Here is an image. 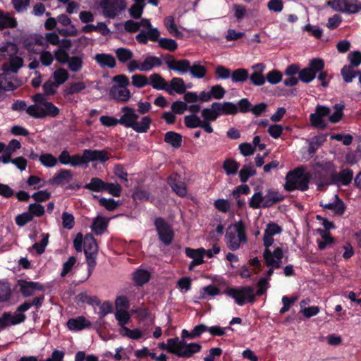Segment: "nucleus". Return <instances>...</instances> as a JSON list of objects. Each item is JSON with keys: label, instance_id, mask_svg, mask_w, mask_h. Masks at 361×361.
<instances>
[{"label": "nucleus", "instance_id": "f257e3e1", "mask_svg": "<svg viewBox=\"0 0 361 361\" xmlns=\"http://www.w3.org/2000/svg\"><path fill=\"white\" fill-rule=\"evenodd\" d=\"M344 109L343 104H336L334 106V112L331 115V110L329 107L317 104L314 113L310 116L311 124L315 128L324 130L326 128V124L324 122L323 118L328 116L329 122L334 124L337 123L343 116Z\"/></svg>", "mask_w": 361, "mask_h": 361}, {"label": "nucleus", "instance_id": "f03ea898", "mask_svg": "<svg viewBox=\"0 0 361 361\" xmlns=\"http://www.w3.org/2000/svg\"><path fill=\"white\" fill-rule=\"evenodd\" d=\"M311 178L312 174L310 172H306L303 166L296 167L287 173L285 178L286 182H285L283 188L288 192L295 190L306 191Z\"/></svg>", "mask_w": 361, "mask_h": 361}, {"label": "nucleus", "instance_id": "7ed1b4c3", "mask_svg": "<svg viewBox=\"0 0 361 361\" xmlns=\"http://www.w3.org/2000/svg\"><path fill=\"white\" fill-rule=\"evenodd\" d=\"M267 289L255 288L251 286H244L237 288H230L225 290V293L232 298L239 306H243L246 302L255 303L257 296H262L265 294Z\"/></svg>", "mask_w": 361, "mask_h": 361}, {"label": "nucleus", "instance_id": "20e7f679", "mask_svg": "<svg viewBox=\"0 0 361 361\" xmlns=\"http://www.w3.org/2000/svg\"><path fill=\"white\" fill-rule=\"evenodd\" d=\"M167 343L169 346V353L181 358H190L202 350V345L200 343H188L184 340H180L178 337L168 339Z\"/></svg>", "mask_w": 361, "mask_h": 361}, {"label": "nucleus", "instance_id": "39448f33", "mask_svg": "<svg viewBox=\"0 0 361 361\" xmlns=\"http://www.w3.org/2000/svg\"><path fill=\"white\" fill-rule=\"evenodd\" d=\"M246 228L243 221L240 220L233 226H230L225 235L226 245L228 249L236 250L239 249L241 243H247Z\"/></svg>", "mask_w": 361, "mask_h": 361}, {"label": "nucleus", "instance_id": "423d86ee", "mask_svg": "<svg viewBox=\"0 0 361 361\" xmlns=\"http://www.w3.org/2000/svg\"><path fill=\"white\" fill-rule=\"evenodd\" d=\"M322 171L330 176L331 183L334 185L348 186L353 180L354 173L350 168H345L340 170L339 172L336 171V166L330 161L322 164Z\"/></svg>", "mask_w": 361, "mask_h": 361}, {"label": "nucleus", "instance_id": "0eeeda50", "mask_svg": "<svg viewBox=\"0 0 361 361\" xmlns=\"http://www.w3.org/2000/svg\"><path fill=\"white\" fill-rule=\"evenodd\" d=\"M324 61L320 58H314L310 61L309 65L299 73V79L305 82L310 83L315 78L316 74L323 71Z\"/></svg>", "mask_w": 361, "mask_h": 361}, {"label": "nucleus", "instance_id": "6e6552de", "mask_svg": "<svg viewBox=\"0 0 361 361\" xmlns=\"http://www.w3.org/2000/svg\"><path fill=\"white\" fill-rule=\"evenodd\" d=\"M156 229L158 233L159 239L164 245H170L173 239L174 233L169 223L162 219V217H157L154 221Z\"/></svg>", "mask_w": 361, "mask_h": 361}, {"label": "nucleus", "instance_id": "1a4fd4ad", "mask_svg": "<svg viewBox=\"0 0 361 361\" xmlns=\"http://www.w3.org/2000/svg\"><path fill=\"white\" fill-rule=\"evenodd\" d=\"M329 4L334 11L343 13H357L361 11V1L358 0H334Z\"/></svg>", "mask_w": 361, "mask_h": 361}, {"label": "nucleus", "instance_id": "9d476101", "mask_svg": "<svg viewBox=\"0 0 361 361\" xmlns=\"http://www.w3.org/2000/svg\"><path fill=\"white\" fill-rule=\"evenodd\" d=\"M162 57L164 63L170 70L183 74L190 72V69H191V63L188 59L177 60L170 54H165L162 55Z\"/></svg>", "mask_w": 361, "mask_h": 361}, {"label": "nucleus", "instance_id": "9b49d317", "mask_svg": "<svg viewBox=\"0 0 361 361\" xmlns=\"http://www.w3.org/2000/svg\"><path fill=\"white\" fill-rule=\"evenodd\" d=\"M166 180L172 191L178 197L183 198L186 196L188 190H187L185 182L179 173L177 172L172 173L167 178Z\"/></svg>", "mask_w": 361, "mask_h": 361}, {"label": "nucleus", "instance_id": "f8f14e48", "mask_svg": "<svg viewBox=\"0 0 361 361\" xmlns=\"http://www.w3.org/2000/svg\"><path fill=\"white\" fill-rule=\"evenodd\" d=\"M18 286L23 297L27 298L34 295L36 291H44V286L37 281H28L25 279H18Z\"/></svg>", "mask_w": 361, "mask_h": 361}, {"label": "nucleus", "instance_id": "ddd939ff", "mask_svg": "<svg viewBox=\"0 0 361 361\" xmlns=\"http://www.w3.org/2000/svg\"><path fill=\"white\" fill-rule=\"evenodd\" d=\"M121 112L123 113V115L118 118L119 125L131 128L139 118V116L136 114L135 109L128 106H125L121 108Z\"/></svg>", "mask_w": 361, "mask_h": 361}, {"label": "nucleus", "instance_id": "4468645a", "mask_svg": "<svg viewBox=\"0 0 361 361\" xmlns=\"http://www.w3.org/2000/svg\"><path fill=\"white\" fill-rule=\"evenodd\" d=\"M265 68L266 66L264 63H255L252 66L254 73L248 77L252 85L260 86L266 82V78L262 75Z\"/></svg>", "mask_w": 361, "mask_h": 361}, {"label": "nucleus", "instance_id": "2eb2a0df", "mask_svg": "<svg viewBox=\"0 0 361 361\" xmlns=\"http://www.w3.org/2000/svg\"><path fill=\"white\" fill-rule=\"evenodd\" d=\"M84 153L87 164L90 161H99L102 163H104L109 159V153L104 149L98 150L85 149H84Z\"/></svg>", "mask_w": 361, "mask_h": 361}, {"label": "nucleus", "instance_id": "dca6fc26", "mask_svg": "<svg viewBox=\"0 0 361 361\" xmlns=\"http://www.w3.org/2000/svg\"><path fill=\"white\" fill-rule=\"evenodd\" d=\"M109 95L117 102H126L130 97V92L126 87H118L115 85L110 87Z\"/></svg>", "mask_w": 361, "mask_h": 361}, {"label": "nucleus", "instance_id": "f3484780", "mask_svg": "<svg viewBox=\"0 0 361 361\" xmlns=\"http://www.w3.org/2000/svg\"><path fill=\"white\" fill-rule=\"evenodd\" d=\"M66 326L71 331H82L85 329L90 328L92 323L83 316H79L72 318L66 322Z\"/></svg>", "mask_w": 361, "mask_h": 361}, {"label": "nucleus", "instance_id": "a211bd4d", "mask_svg": "<svg viewBox=\"0 0 361 361\" xmlns=\"http://www.w3.org/2000/svg\"><path fill=\"white\" fill-rule=\"evenodd\" d=\"M101 7L105 17L114 19L118 13V0H102Z\"/></svg>", "mask_w": 361, "mask_h": 361}, {"label": "nucleus", "instance_id": "6ab92c4d", "mask_svg": "<svg viewBox=\"0 0 361 361\" xmlns=\"http://www.w3.org/2000/svg\"><path fill=\"white\" fill-rule=\"evenodd\" d=\"M283 195L278 191L269 189L265 196H263L262 208H269L275 204L283 201Z\"/></svg>", "mask_w": 361, "mask_h": 361}, {"label": "nucleus", "instance_id": "aec40b11", "mask_svg": "<svg viewBox=\"0 0 361 361\" xmlns=\"http://www.w3.org/2000/svg\"><path fill=\"white\" fill-rule=\"evenodd\" d=\"M149 85H152L154 89L165 90L170 95H172V91L169 85L159 73H152L149 75Z\"/></svg>", "mask_w": 361, "mask_h": 361}, {"label": "nucleus", "instance_id": "412c9836", "mask_svg": "<svg viewBox=\"0 0 361 361\" xmlns=\"http://www.w3.org/2000/svg\"><path fill=\"white\" fill-rule=\"evenodd\" d=\"M14 55L10 54L8 65L7 63L3 65L4 73L7 74L8 71H11V73H17L19 68L23 66V59Z\"/></svg>", "mask_w": 361, "mask_h": 361}, {"label": "nucleus", "instance_id": "4be33fe9", "mask_svg": "<svg viewBox=\"0 0 361 361\" xmlns=\"http://www.w3.org/2000/svg\"><path fill=\"white\" fill-rule=\"evenodd\" d=\"M94 60L102 68H114L116 65L115 58L110 54H97Z\"/></svg>", "mask_w": 361, "mask_h": 361}, {"label": "nucleus", "instance_id": "5701e85b", "mask_svg": "<svg viewBox=\"0 0 361 361\" xmlns=\"http://www.w3.org/2000/svg\"><path fill=\"white\" fill-rule=\"evenodd\" d=\"M151 278L150 272L147 269H136L133 274V280L137 286L146 284Z\"/></svg>", "mask_w": 361, "mask_h": 361}, {"label": "nucleus", "instance_id": "b1692460", "mask_svg": "<svg viewBox=\"0 0 361 361\" xmlns=\"http://www.w3.org/2000/svg\"><path fill=\"white\" fill-rule=\"evenodd\" d=\"M336 200L331 203L324 204L320 202V206L324 209H331L334 212L336 215L341 216L344 214L345 206L344 202L339 199L338 195H336Z\"/></svg>", "mask_w": 361, "mask_h": 361}, {"label": "nucleus", "instance_id": "393cba45", "mask_svg": "<svg viewBox=\"0 0 361 361\" xmlns=\"http://www.w3.org/2000/svg\"><path fill=\"white\" fill-rule=\"evenodd\" d=\"M107 183L101 178H92L90 182L84 185V188L92 192H100L105 191Z\"/></svg>", "mask_w": 361, "mask_h": 361}, {"label": "nucleus", "instance_id": "a878e982", "mask_svg": "<svg viewBox=\"0 0 361 361\" xmlns=\"http://www.w3.org/2000/svg\"><path fill=\"white\" fill-rule=\"evenodd\" d=\"M73 178V173L71 170L66 169H61L57 174L51 179L52 184H56L60 185L63 181H67L69 183Z\"/></svg>", "mask_w": 361, "mask_h": 361}, {"label": "nucleus", "instance_id": "bb28decb", "mask_svg": "<svg viewBox=\"0 0 361 361\" xmlns=\"http://www.w3.org/2000/svg\"><path fill=\"white\" fill-rule=\"evenodd\" d=\"M152 118L149 116H142L140 121H136L131 128L138 133H146L149 129Z\"/></svg>", "mask_w": 361, "mask_h": 361}, {"label": "nucleus", "instance_id": "cd10ccee", "mask_svg": "<svg viewBox=\"0 0 361 361\" xmlns=\"http://www.w3.org/2000/svg\"><path fill=\"white\" fill-rule=\"evenodd\" d=\"M185 254L186 257L192 259L195 262L204 263V256L205 254L204 248H190L186 247L185 249Z\"/></svg>", "mask_w": 361, "mask_h": 361}, {"label": "nucleus", "instance_id": "c85d7f7f", "mask_svg": "<svg viewBox=\"0 0 361 361\" xmlns=\"http://www.w3.org/2000/svg\"><path fill=\"white\" fill-rule=\"evenodd\" d=\"M222 167L227 176H234L238 171L240 164L233 158H226Z\"/></svg>", "mask_w": 361, "mask_h": 361}, {"label": "nucleus", "instance_id": "c756f323", "mask_svg": "<svg viewBox=\"0 0 361 361\" xmlns=\"http://www.w3.org/2000/svg\"><path fill=\"white\" fill-rule=\"evenodd\" d=\"M86 88V85L83 82H72L65 86L63 90V95L65 97L74 94L82 92Z\"/></svg>", "mask_w": 361, "mask_h": 361}, {"label": "nucleus", "instance_id": "7c9ffc66", "mask_svg": "<svg viewBox=\"0 0 361 361\" xmlns=\"http://www.w3.org/2000/svg\"><path fill=\"white\" fill-rule=\"evenodd\" d=\"M256 174L257 171L255 166H252V163H250L249 164L244 165L243 168L240 169L238 176L240 181L243 183H245L249 178L255 176Z\"/></svg>", "mask_w": 361, "mask_h": 361}, {"label": "nucleus", "instance_id": "2f4dec72", "mask_svg": "<svg viewBox=\"0 0 361 361\" xmlns=\"http://www.w3.org/2000/svg\"><path fill=\"white\" fill-rule=\"evenodd\" d=\"M164 140L172 147L178 148L182 145V135L173 131H169L165 133Z\"/></svg>", "mask_w": 361, "mask_h": 361}, {"label": "nucleus", "instance_id": "473e14b6", "mask_svg": "<svg viewBox=\"0 0 361 361\" xmlns=\"http://www.w3.org/2000/svg\"><path fill=\"white\" fill-rule=\"evenodd\" d=\"M317 232L322 236V240H317V245L321 250H325L326 246L334 243L335 239L331 235L329 231H324L322 228L317 229Z\"/></svg>", "mask_w": 361, "mask_h": 361}, {"label": "nucleus", "instance_id": "72a5a7b5", "mask_svg": "<svg viewBox=\"0 0 361 361\" xmlns=\"http://www.w3.org/2000/svg\"><path fill=\"white\" fill-rule=\"evenodd\" d=\"M353 66L345 65L341 71H340V74H341L343 80L346 83H350L353 79L356 77V75H360L361 73L360 71H354Z\"/></svg>", "mask_w": 361, "mask_h": 361}, {"label": "nucleus", "instance_id": "f704fd0d", "mask_svg": "<svg viewBox=\"0 0 361 361\" xmlns=\"http://www.w3.org/2000/svg\"><path fill=\"white\" fill-rule=\"evenodd\" d=\"M108 225L107 220L102 216H97L93 221L92 230L97 234L101 235L106 229Z\"/></svg>", "mask_w": 361, "mask_h": 361}, {"label": "nucleus", "instance_id": "c9c22d12", "mask_svg": "<svg viewBox=\"0 0 361 361\" xmlns=\"http://www.w3.org/2000/svg\"><path fill=\"white\" fill-rule=\"evenodd\" d=\"M115 54L119 63H126L133 57V53L127 48L119 47L115 51Z\"/></svg>", "mask_w": 361, "mask_h": 361}, {"label": "nucleus", "instance_id": "e433bc0d", "mask_svg": "<svg viewBox=\"0 0 361 361\" xmlns=\"http://www.w3.org/2000/svg\"><path fill=\"white\" fill-rule=\"evenodd\" d=\"M263 258L265 260L267 267L272 269H280L281 267V259H275L272 258L271 252L269 248H266L263 252Z\"/></svg>", "mask_w": 361, "mask_h": 361}, {"label": "nucleus", "instance_id": "4c0bfd02", "mask_svg": "<svg viewBox=\"0 0 361 361\" xmlns=\"http://www.w3.org/2000/svg\"><path fill=\"white\" fill-rule=\"evenodd\" d=\"M52 77L54 80L53 82L59 86L65 83L66 81L68 80L69 73L66 69L59 68L54 72Z\"/></svg>", "mask_w": 361, "mask_h": 361}, {"label": "nucleus", "instance_id": "58836bf2", "mask_svg": "<svg viewBox=\"0 0 361 361\" xmlns=\"http://www.w3.org/2000/svg\"><path fill=\"white\" fill-rule=\"evenodd\" d=\"M249 77L248 71L245 68H237L232 72L231 80L233 82H245Z\"/></svg>", "mask_w": 361, "mask_h": 361}, {"label": "nucleus", "instance_id": "ea45409f", "mask_svg": "<svg viewBox=\"0 0 361 361\" xmlns=\"http://www.w3.org/2000/svg\"><path fill=\"white\" fill-rule=\"evenodd\" d=\"M60 109L59 107L54 106L51 102H48L44 103L42 107V118L46 116L55 117L59 115Z\"/></svg>", "mask_w": 361, "mask_h": 361}, {"label": "nucleus", "instance_id": "a19ab883", "mask_svg": "<svg viewBox=\"0 0 361 361\" xmlns=\"http://www.w3.org/2000/svg\"><path fill=\"white\" fill-rule=\"evenodd\" d=\"M190 73L192 77L202 79L206 75L207 68L200 62H195L191 65Z\"/></svg>", "mask_w": 361, "mask_h": 361}, {"label": "nucleus", "instance_id": "79ce46f5", "mask_svg": "<svg viewBox=\"0 0 361 361\" xmlns=\"http://www.w3.org/2000/svg\"><path fill=\"white\" fill-rule=\"evenodd\" d=\"M171 91H174L179 94H183L185 92V85L181 78L174 77L170 82V87Z\"/></svg>", "mask_w": 361, "mask_h": 361}, {"label": "nucleus", "instance_id": "37998d69", "mask_svg": "<svg viewBox=\"0 0 361 361\" xmlns=\"http://www.w3.org/2000/svg\"><path fill=\"white\" fill-rule=\"evenodd\" d=\"M158 44L161 49L167 50L170 52L176 51L177 48L178 47V44H177V42L170 38L161 37L159 39Z\"/></svg>", "mask_w": 361, "mask_h": 361}, {"label": "nucleus", "instance_id": "c03bdc74", "mask_svg": "<svg viewBox=\"0 0 361 361\" xmlns=\"http://www.w3.org/2000/svg\"><path fill=\"white\" fill-rule=\"evenodd\" d=\"M99 204L106 209L108 211H114L121 205L119 200L114 198L101 197L98 200Z\"/></svg>", "mask_w": 361, "mask_h": 361}, {"label": "nucleus", "instance_id": "a18cd8bd", "mask_svg": "<svg viewBox=\"0 0 361 361\" xmlns=\"http://www.w3.org/2000/svg\"><path fill=\"white\" fill-rule=\"evenodd\" d=\"M322 167V165L321 166ZM325 175H327L325 173L324 171H322V168L321 169V171H319L317 172V178H319V180H317V190L322 191L324 190V188L334 185L333 183H331V178H326Z\"/></svg>", "mask_w": 361, "mask_h": 361}, {"label": "nucleus", "instance_id": "49530a36", "mask_svg": "<svg viewBox=\"0 0 361 361\" xmlns=\"http://www.w3.org/2000/svg\"><path fill=\"white\" fill-rule=\"evenodd\" d=\"M84 252H97L98 247L95 238L92 234H87L85 236L84 242Z\"/></svg>", "mask_w": 361, "mask_h": 361}, {"label": "nucleus", "instance_id": "de8ad7c7", "mask_svg": "<svg viewBox=\"0 0 361 361\" xmlns=\"http://www.w3.org/2000/svg\"><path fill=\"white\" fill-rule=\"evenodd\" d=\"M71 71L73 73L78 72L82 67L83 61L80 56H73L66 63Z\"/></svg>", "mask_w": 361, "mask_h": 361}, {"label": "nucleus", "instance_id": "09e8293b", "mask_svg": "<svg viewBox=\"0 0 361 361\" xmlns=\"http://www.w3.org/2000/svg\"><path fill=\"white\" fill-rule=\"evenodd\" d=\"M202 120L195 114L184 116L185 126L189 128H195L201 126Z\"/></svg>", "mask_w": 361, "mask_h": 361}, {"label": "nucleus", "instance_id": "8fccbe9b", "mask_svg": "<svg viewBox=\"0 0 361 361\" xmlns=\"http://www.w3.org/2000/svg\"><path fill=\"white\" fill-rule=\"evenodd\" d=\"M17 86L13 82L7 81V73H0V90L4 91H13Z\"/></svg>", "mask_w": 361, "mask_h": 361}, {"label": "nucleus", "instance_id": "3c124183", "mask_svg": "<svg viewBox=\"0 0 361 361\" xmlns=\"http://www.w3.org/2000/svg\"><path fill=\"white\" fill-rule=\"evenodd\" d=\"M39 159L41 164L46 167H54L57 164V159L51 154H42Z\"/></svg>", "mask_w": 361, "mask_h": 361}, {"label": "nucleus", "instance_id": "603ef678", "mask_svg": "<svg viewBox=\"0 0 361 361\" xmlns=\"http://www.w3.org/2000/svg\"><path fill=\"white\" fill-rule=\"evenodd\" d=\"M231 74V70L223 65H218L215 68L216 79H228Z\"/></svg>", "mask_w": 361, "mask_h": 361}, {"label": "nucleus", "instance_id": "864d4df0", "mask_svg": "<svg viewBox=\"0 0 361 361\" xmlns=\"http://www.w3.org/2000/svg\"><path fill=\"white\" fill-rule=\"evenodd\" d=\"M116 319L118 321V325L123 328L128 322L130 315L127 310H117L115 314Z\"/></svg>", "mask_w": 361, "mask_h": 361}, {"label": "nucleus", "instance_id": "5fc2aeb1", "mask_svg": "<svg viewBox=\"0 0 361 361\" xmlns=\"http://www.w3.org/2000/svg\"><path fill=\"white\" fill-rule=\"evenodd\" d=\"M263 195L261 192H257L252 195L249 201V207L250 208L257 209L262 208Z\"/></svg>", "mask_w": 361, "mask_h": 361}, {"label": "nucleus", "instance_id": "6e6d98bb", "mask_svg": "<svg viewBox=\"0 0 361 361\" xmlns=\"http://www.w3.org/2000/svg\"><path fill=\"white\" fill-rule=\"evenodd\" d=\"M62 226L65 229H73L75 225L74 216L72 214L64 212L62 213Z\"/></svg>", "mask_w": 361, "mask_h": 361}, {"label": "nucleus", "instance_id": "4d7b16f0", "mask_svg": "<svg viewBox=\"0 0 361 361\" xmlns=\"http://www.w3.org/2000/svg\"><path fill=\"white\" fill-rule=\"evenodd\" d=\"M131 80H133V81H131L133 85L137 88H141L149 85L148 78L145 75H133V77H131Z\"/></svg>", "mask_w": 361, "mask_h": 361}, {"label": "nucleus", "instance_id": "13d9d810", "mask_svg": "<svg viewBox=\"0 0 361 361\" xmlns=\"http://www.w3.org/2000/svg\"><path fill=\"white\" fill-rule=\"evenodd\" d=\"M265 78L270 84L277 85L282 80V73L278 70H272L267 74Z\"/></svg>", "mask_w": 361, "mask_h": 361}, {"label": "nucleus", "instance_id": "bf43d9fd", "mask_svg": "<svg viewBox=\"0 0 361 361\" xmlns=\"http://www.w3.org/2000/svg\"><path fill=\"white\" fill-rule=\"evenodd\" d=\"M18 23L16 18L6 15V16L0 20V30H4L6 28H15Z\"/></svg>", "mask_w": 361, "mask_h": 361}, {"label": "nucleus", "instance_id": "052dcab7", "mask_svg": "<svg viewBox=\"0 0 361 361\" xmlns=\"http://www.w3.org/2000/svg\"><path fill=\"white\" fill-rule=\"evenodd\" d=\"M201 293V296L200 299L204 300L206 298V295L209 296H215L221 293V290L214 285H209L207 286L204 287Z\"/></svg>", "mask_w": 361, "mask_h": 361}, {"label": "nucleus", "instance_id": "680f3d73", "mask_svg": "<svg viewBox=\"0 0 361 361\" xmlns=\"http://www.w3.org/2000/svg\"><path fill=\"white\" fill-rule=\"evenodd\" d=\"M121 331H123L121 332V334H123V336L133 340H138L142 336V332L138 329L131 330L124 326L121 328Z\"/></svg>", "mask_w": 361, "mask_h": 361}, {"label": "nucleus", "instance_id": "e2e57ef3", "mask_svg": "<svg viewBox=\"0 0 361 361\" xmlns=\"http://www.w3.org/2000/svg\"><path fill=\"white\" fill-rule=\"evenodd\" d=\"M105 191L115 197H118L122 193V187L117 183H107Z\"/></svg>", "mask_w": 361, "mask_h": 361}, {"label": "nucleus", "instance_id": "0e129e2a", "mask_svg": "<svg viewBox=\"0 0 361 361\" xmlns=\"http://www.w3.org/2000/svg\"><path fill=\"white\" fill-rule=\"evenodd\" d=\"M131 197L135 201H147L150 198V193L146 190L137 189L131 195Z\"/></svg>", "mask_w": 361, "mask_h": 361}, {"label": "nucleus", "instance_id": "69168bd1", "mask_svg": "<svg viewBox=\"0 0 361 361\" xmlns=\"http://www.w3.org/2000/svg\"><path fill=\"white\" fill-rule=\"evenodd\" d=\"M214 207L223 213H227L230 209L228 201L224 198H219L214 201Z\"/></svg>", "mask_w": 361, "mask_h": 361}, {"label": "nucleus", "instance_id": "338daca9", "mask_svg": "<svg viewBox=\"0 0 361 361\" xmlns=\"http://www.w3.org/2000/svg\"><path fill=\"white\" fill-rule=\"evenodd\" d=\"M32 214H30L28 212H24L23 214H20L18 215L16 217V224L19 227H23L25 226L28 222L31 221L32 219Z\"/></svg>", "mask_w": 361, "mask_h": 361}, {"label": "nucleus", "instance_id": "774afa93", "mask_svg": "<svg viewBox=\"0 0 361 361\" xmlns=\"http://www.w3.org/2000/svg\"><path fill=\"white\" fill-rule=\"evenodd\" d=\"M348 59L350 62V65L353 67H357L361 63V52L359 51H355L348 54Z\"/></svg>", "mask_w": 361, "mask_h": 361}]
</instances>
